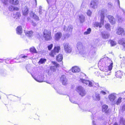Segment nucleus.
<instances>
[{"label": "nucleus", "mask_w": 125, "mask_h": 125, "mask_svg": "<svg viewBox=\"0 0 125 125\" xmlns=\"http://www.w3.org/2000/svg\"><path fill=\"white\" fill-rule=\"evenodd\" d=\"M122 98L121 97H119L116 102V104L118 105L122 101Z\"/></svg>", "instance_id": "58836bf2"}, {"label": "nucleus", "mask_w": 125, "mask_h": 125, "mask_svg": "<svg viewBox=\"0 0 125 125\" xmlns=\"http://www.w3.org/2000/svg\"><path fill=\"white\" fill-rule=\"evenodd\" d=\"M108 108V106L106 105H103L102 107V111L103 112H104L105 113H108V110H107Z\"/></svg>", "instance_id": "5701e85b"}, {"label": "nucleus", "mask_w": 125, "mask_h": 125, "mask_svg": "<svg viewBox=\"0 0 125 125\" xmlns=\"http://www.w3.org/2000/svg\"><path fill=\"white\" fill-rule=\"evenodd\" d=\"M78 17L80 23H83L85 21V17L82 14L79 15L78 16Z\"/></svg>", "instance_id": "f3484780"}, {"label": "nucleus", "mask_w": 125, "mask_h": 125, "mask_svg": "<svg viewBox=\"0 0 125 125\" xmlns=\"http://www.w3.org/2000/svg\"><path fill=\"white\" fill-rule=\"evenodd\" d=\"M79 74L80 75H79L81 77H84L85 78H88V77L86 76V75L83 73H79Z\"/></svg>", "instance_id": "f704fd0d"}, {"label": "nucleus", "mask_w": 125, "mask_h": 125, "mask_svg": "<svg viewBox=\"0 0 125 125\" xmlns=\"http://www.w3.org/2000/svg\"><path fill=\"white\" fill-rule=\"evenodd\" d=\"M81 79V80L83 83H85L86 85H88L90 87L93 86L92 83L90 81L88 80H85L83 79Z\"/></svg>", "instance_id": "9b49d317"}, {"label": "nucleus", "mask_w": 125, "mask_h": 125, "mask_svg": "<svg viewBox=\"0 0 125 125\" xmlns=\"http://www.w3.org/2000/svg\"><path fill=\"white\" fill-rule=\"evenodd\" d=\"M80 71V69L76 66L73 67L72 68V71L73 73H79Z\"/></svg>", "instance_id": "a211bd4d"}, {"label": "nucleus", "mask_w": 125, "mask_h": 125, "mask_svg": "<svg viewBox=\"0 0 125 125\" xmlns=\"http://www.w3.org/2000/svg\"><path fill=\"white\" fill-rule=\"evenodd\" d=\"M19 10L18 8L16 7V10Z\"/></svg>", "instance_id": "774afa93"}, {"label": "nucleus", "mask_w": 125, "mask_h": 125, "mask_svg": "<svg viewBox=\"0 0 125 125\" xmlns=\"http://www.w3.org/2000/svg\"><path fill=\"white\" fill-rule=\"evenodd\" d=\"M77 47L79 51L82 50L83 48V45L82 43L80 42H78L77 44Z\"/></svg>", "instance_id": "4be33fe9"}, {"label": "nucleus", "mask_w": 125, "mask_h": 125, "mask_svg": "<svg viewBox=\"0 0 125 125\" xmlns=\"http://www.w3.org/2000/svg\"><path fill=\"white\" fill-rule=\"evenodd\" d=\"M125 40L124 39H122L120 40L118 42V43L121 45H122L123 46V50H124L125 51Z\"/></svg>", "instance_id": "6ab92c4d"}, {"label": "nucleus", "mask_w": 125, "mask_h": 125, "mask_svg": "<svg viewBox=\"0 0 125 125\" xmlns=\"http://www.w3.org/2000/svg\"><path fill=\"white\" fill-rule=\"evenodd\" d=\"M97 49L96 48L93 46H91L90 51L88 53L86 54L84 57H87L88 58H92L94 57L96 55V51Z\"/></svg>", "instance_id": "7ed1b4c3"}, {"label": "nucleus", "mask_w": 125, "mask_h": 125, "mask_svg": "<svg viewBox=\"0 0 125 125\" xmlns=\"http://www.w3.org/2000/svg\"><path fill=\"white\" fill-rule=\"evenodd\" d=\"M109 42H110L111 46H113L115 45L116 44V42L113 40H110L109 41Z\"/></svg>", "instance_id": "473e14b6"}, {"label": "nucleus", "mask_w": 125, "mask_h": 125, "mask_svg": "<svg viewBox=\"0 0 125 125\" xmlns=\"http://www.w3.org/2000/svg\"><path fill=\"white\" fill-rule=\"evenodd\" d=\"M116 34L119 35L123 34V36H125V31H124L123 28L120 27L117 30Z\"/></svg>", "instance_id": "f8f14e48"}, {"label": "nucleus", "mask_w": 125, "mask_h": 125, "mask_svg": "<svg viewBox=\"0 0 125 125\" xmlns=\"http://www.w3.org/2000/svg\"><path fill=\"white\" fill-rule=\"evenodd\" d=\"M107 18L108 19L109 22L111 24H113L115 23V20L113 16L109 15L107 16Z\"/></svg>", "instance_id": "dca6fc26"}, {"label": "nucleus", "mask_w": 125, "mask_h": 125, "mask_svg": "<svg viewBox=\"0 0 125 125\" xmlns=\"http://www.w3.org/2000/svg\"><path fill=\"white\" fill-rule=\"evenodd\" d=\"M10 60V59L9 58H7L6 59H1V60L2 61H5V62L7 64H12L13 62L12 61H13V60H11L10 61H9Z\"/></svg>", "instance_id": "c85d7f7f"}, {"label": "nucleus", "mask_w": 125, "mask_h": 125, "mask_svg": "<svg viewBox=\"0 0 125 125\" xmlns=\"http://www.w3.org/2000/svg\"><path fill=\"white\" fill-rule=\"evenodd\" d=\"M108 7L110 8H111L112 6V3L109 2L108 3Z\"/></svg>", "instance_id": "603ef678"}, {"label": "nucleus", "mask_w": 125, "mask_h": 125, "mask_svg": "<svg viewBox=\"0 0 125 125\" xmlns=\"http://www.w3.org/2000/svg\"><path fill=\"white\" fill-rule=\"evenodd\" d=\"M121 122L122 125H125V120H124L122 119Z\"/></svg>", "instance_id": "3c124183"}, {"label": "nucleus", "mask_w": 125, "mask_h": 125, "mask_svg": "<svg viewBox=\"0 0 125 125\" xmlns=\"http://www.w3.org/2000/svg\"><path fill=\"white\" fill-rule=\"evenodd\" d=\"M62 36V33L61 32H57L54 35V38L56 41H58L61 38Z\"/></svg>", "instance_id": "9d476101"}, {"label": "nucleus", "mask_w": 125, "mask_h": 125, "mask_svg": "<svg viewBox=\"0 0 125 125\" xmlns=\"http://www.w3.org/2000/svg\"><path fill=\"white\" fill-rule=\"evenodd\" d=\"M19 3V1L17 0H16V5L18 4Z\"/></svg>", "instance_id": "e2e57ef3"}, {"label": "nucleus", "mask_w": 125, "mask_h": 125, "mask_svg": "<svg viewBox=\"0 0 125 125\" xmlns=\"http://www.w3.org/2000/svg\"><path fill=\"white\" fill-rule=\"evenodd\" d=\"M52 63L53 64V66H52L50 68V70L53 72L55 71L56 68L57 67H58L59 66V64L55 62H52Z\"/></svg>", "instance_id": "1a4fd4ad"}, {"label": "nucleus", "mask_w": 125, "mask_h": 125, "mask_svg": "<svg viewBox=\"0 0 125 125\" xmlns=\"http://www.w3.org/2000/svg\"><path fill=\"white\" fill-rule=\"evenodd\" d=\"M8 0H4L3 3L5 5L7 4V2L8 1Z\"/></svg>", "instance_id": "5fc2aeb1"}, {"label": "nucleus", "mask_w": 125, "mask_h": 125, "mask_svg": "<svg viewBox=\"0 0 125 125\" xmlns=\"http://www.w3.org/2000/svg\"><path fill=\"white\" fill-rule=\"evenodd\" d=\"M43 36L46 41L50 40L52 38L51 32L47 30H45L44 31Z\"/></svg>", "instance_id": "20e7f679"}, {"label": "nucleus", "mask_w": 125, "mask_h": 125, "mask_svg": "<svg viewBox=\"0 0 125 125\" xmlns=\"http://www.w3.org/2000/svg\"><path fill=\"white\" fill-rule=\"evenodd\" d=\"M33 1H34V2L35 3V5L36 6L37 5V1L36 0H33Z\"/></svg>", "instance_id": "bf43d9fd"}, {"label": "nucleus", "mask_w": 125, "mask_h": 125, "mask_svg": "<svg viewBox=\"0 0 125 125\" xmlns=\"http://www.w3.org/2000/svg\"><path fill=\"white\" fill-rule=\"evenodd\" d=\"M42 10H39V12L40 14H42V13H41Z\"/></svg>", "instance_id": "338daca9"}, {"label": "nucleus", "mask_w": 125, "mask_h": 125, "mask_svg": "<svg viewBox=\"0 0 125 125\" xmlns=\"http://www.w3.org/2000/svg\"><path fill=\"white\" fill-rule=\"evenodd\" d=\"M107 12V10L105 9H103L99 10L98 12V15L101 16L100 22H96L94 25L96 27H99L100 28L102 27L103 25L104 21V14Z\"/></svg>", "instance_id": "f257e3e1"}, {"label": "nucleus", "mask_w": 125, "mask_h": 125, "mask_svg": "<svg viewBox=\"0 0 125 125\" xmlns=\"http://www.w3.org/2000/svg\"><path fill=\"white\" fill-rule=\"evenodd\" d=\"M63 58V56L62 54H60L58 55L56 57L57 60L58 62H61Z\"/></svg>", "instance_id": "cd10ccee"}, {"label": "nucleus", "mask_w": 125, "mask_h": 125, "mask_svg": "<svg viewBox=\"0 0 125 125\" xmlns=\"http://www.w3.org/2000/svg\"><path fill=\"white\" fill-rule=\"evenodd\" d=\"M46 59L43 58H41L39 61L38 63L39 64H43L46 62Z\"/></svg>", "instance_id": "2f4dec72"}, {"label": "nucleus", "mask_w": 125, "mask_h": 125, "mask_svg": "<svg viewBox=\"0 0 125 125\" xmlns=\"http://www.w3.org/2000/svg\"><path fill=\"white\" fill-rule=\"evenodd\" d=\"M86 3L84 1H83L82 3L81 6V10H82L85 7Z\"/></svg>", "instance_id": "e433bc0d"}, {"label": "nucleus", "mask_w": 125, "mask_h": 125, "mask_svg": "<svg viewBox=\"0 0 125 125\" xmlns=\"http://www.w3.org/2000/svg\"><path fill=\"white\" fill-rule=\"evenodd\" d=\"M11 16L15 19V17H16V14L14 13H13L11 14Z\"/></svg>", "instance_id": "8fccbe9b"}, {"label": "nucleus", "mask_w": 125, "mask_h": 125, "mask_svg": "<svg viewBox=\"0 0 125 125\" xmlns=\"http://www.w3.org/2000/svg\"><path fill=\"white\" fill-rule=\"evenodd\" d=\"M101 93L103 94L104 95H105L106 94V93L104 91H101Z\"/></svg>", "instance_id": "6e6d98bb"}, {"label": "nucleus", "mask_w": 125, "mask_h": 125, "mask_svg": "<svg viewBox=\"0 0 125 125\" xmlns=\"http://www.w3.org/2000/svg\"><path fill=\"white\" fill-rule=\"evenodd\" d=\"M107 18L108 19L109 22L111 24H113L115 23V20L113 16L109 15L107 16Z\"/></svg>", "instance_id": "2eb2a0df"}, {"label": "nucleus", "mask_w": 125, "mask_h": 125, "mask_svg": "<svg viewBox=\"0 0 125 125\" xmlns=\"http://www.w3.org/2000/svg\"><path fill=\"white\" fill-rule=\"evenodd\" d=\"M63 46L64 49L66 53H70L71 52L72 48L68 43L67 42H65L63 44Z\"/></svg>", "instance_id": "39448f33"}, {"label": "nucleus", "mask_w": 125, "mask_h": 125, "mask_svg": "<svg viewBox=\"0 0 125 125\" xmlns=\"http://www.w3.org/2000/svg\"><path fill=\"white\" fill-rule=\"evenodd\" d=\"M35 80L39 82H46V83H50V82H48L47 81H45L43 80V79H34Z\"/></svg>", "instance_id": "7c9ffc66"}, {"label": "nucleus", "mask_w": 125, "mask_h": 125, "mask_svg": "<svg viewBox=\"0 0 125 125\" xmlns=\"http://www.w3.org/2000/svg\"><path fill=\"white\" fill-rule=\"evenodd\" d=\"M32 25H33V26H35L36 25V24L34 22H33V21H32Z\"/></svg>", "instance_id": "4d7b16f0"}, {"label": "nucleus", "mask_w": 125, "mask_h": 125, "mask_svg": "<svg viewBox=\"0 0 125 125\" xmlns=\"http://www.w3.org/2000/svg\"><path fill=\"white\" fill-rule=\"evenodd\" d=\"M22 12L23 15H27L28 13V10L27 7L25 6L22 9Z\"/></svg>", "instance_id": "b1692460"}, {"label": "nucleus", "mask_w": 125, "mask_h": 125, "mask_svg": "<svg viewBox=\"0 0 125 125\" xmlns=\"http://www.w3.org/2000/svg\"><path fill=\"white\" fill-rule=\"evenodd\" d=\"M117 2L119 5V8L122 10V11L124 12V15H125V10L123 8H121L120 6V3H119V0H117Z\"/></svg>", "instance_id": "c03bdc74"}, {"label": "nucleus", "mask_w": 125, "mask_h": 125, "mask_svg": "<svg viewBox=\"0 0 125 125\" xmlns=\"http://www.w3.org/2000/svg\"><path fill=\"white\" fill-rule=\"evenodd\" d=\"M116 98L115 96L113 94H111L109 96V98L111 101H114Z\"/></svg>", "instance_id": "c756f323"}, {"label": "nucleus", "mask_w": 125, "mask_h": 125, "mask_svg": "<svg viewBox=\"0 0 125 125\" xmlns=\"http://www.w3.org/2000/svg\"><path fill=\"white\" fill-rule=\"evenodd\" d=\"M113 63L112 61L109 59L105 63V66L103 68H101L100 70L102 71L105 72L104 73L105 75H110L111 72L108 73L107 72L108 71H110L112 69L113 67Z\"/></svg>", "instance_id": "f03ea898"}, {"label": "nucleus", "mask_w": 125, "mask_h": 125, "mask_svg": "<svg viewBox=\"0 0 125 125\" xmlns=\"http://www.w3.org/2000/svg\"><path fill=\"white\" fill-rule=\"evenodd\" d=\"M66 74H62L61 75V76L60 78H66Z\"/></svg>", "instance_id": "49530a36"}, {"label": "nucleus", "mask_w": 125, "mask_h": 125, "mask_svg": "<svg viewBox=\"0 0 125 125\" xmlns=\"http://www.w3.org/2000/svg\"><path fill=\"white\" fill-rule=\"evenodd\" d=\"M30 50L31 52L32 53H37L36 50L34 47H32L30 48Z\"/></svg>", "instance_id": "72a5a7b5"}, {"label": "nucleus", "mask_w": 125, "mask_h": 125, "mask_svg": "<svg viewBox=\"0 0 125 125\" xmlns=\"http://www.w3.org/2000/svg\"><path fill=\"white\" fill-rule=\"evenodd\" d=\"M91 30L90 28H88L87 29V31H85L84 32V35H87L90 34V32L91 31Z\"/></svg>", "instance_id": "ea45409f"}, {"label": "nucleus", "mask_w": 125, "mask_h": 125, "mask_svg": "<svg viewBox=\"0 0 125 125\" xmlns=\"http://www.w3.org/2000/svg\"><path fill=\"white\" fill-rule=\"evenodd\" d=\"M60 49V46H58L55 47L54 50H52L50 53V55L52 57H54L57 53L58 52Z\"/></svg>", "instance_id": "0eeeda50"}, {"label": "nucleus", "mask_w": 125, "mask_h": 125, "mask_svg": "<svg viewBox=\"0 0 125 125\" xmlns=\"http://www.w3.org/2000/svg\"><path fill=\"white\" fill-rule=\"evenodd\" d=\"M27 57H28L27 56H24L22 57V58H26Z\"/></svg>", "instance_id": "052dcab7"}, {"label": "nucleus", "mask_w": 125, "mask_h": 125, "mask_svg": "<svg viewBox=\"0 0 125 125\" xmlns=\"http://www.w3.org/2000/svg\"><path fill=\"white\" fill-rule=\"evenodd\" d=\"M118 19L119 21L120 22L122 20H121V18L119 17Z\"/></svg>", "instance_id": "13d9d810"}, {"label": "nucleus", "mask_w": 125, "mask_h": 125, "mask_svg": "<svg viewBox=\"0 0 125 125\" xmlns=\"http://www.w3.org/2000/svg\"><path fill=\"white\" fill-rule=\"evenodd\" d=\"M113 125H118V124L116 122H115Z\"/></svg>", "instance_id": "680f3d73"}, {"label": "nucleus", "mask_w": 125, "mask_h": 125, "mask_svg": "<svg viewBox=\"0 0 125 125\" xmlns=\"http://www.w3.org/2000/svg\"><path fill=\"white\" fill-rule=\"evenodd\" d=\"M9 9L11 11H13L15 10V7L12 5L9 6Z\"/></svg>", "instance_id": "4c0bfd02"}, {"label": "nucleus", "mask_w": 125, "mask_h": 125, "mask_svg": "<svg viewBox=\"0 0 125 125\" xmlns=\"http://www.w3.org/2000/svg\"><path fill=\"white\" fill-rule=\"evenodd\" d=\"M105 27L106 29L108 31H110V24L107 23L105 25Z\"/></svg>", "instance_id": "a19ab883"}, {"label": "nucleus", "mask_w": 125, "mask_h": 125, "mask_svg": "<svg viewBox=\"0 0 125 125\" xmlns=\"http://www.w3.org/2000/svg\"><path fill=\"white\" fill-rule=\"evenodd\" d=\"M24 32L25 34L28 37H31L32 36L33 32L31 31H26L25 30Z\"/></svg>", "instance_id": "a878e982"}, {"label": "nucleus", "mask_w": 125, "mask_h": 125, "mask_svg": "<svg viewBox=\"0 0 125 125\" xmlns=\"http://www.w3.org/2000/svg\"><path fill=\"white\" fill-rule=\"evenodd\" d=\"M76 91L82 96H83L86 94V92L82 87L81 86H77L76 89Z\"/></svg>", "instance_id": "423d86ee"}, {"label": "nucleus", "mask_w": 125, "mask_h": 125, "mask_svg": "<svg viewBox=\"0 0 125 125\" xmlns=\"http://www.w3.org/2000/svg\"><path fill=\"white\" fill-rule=\"evenodd\" d=\"M98 2L97 0H92L90 3V8L93 9H96L98 7Z\"/></svg>", "instance_id": "6e6552de"}, {"label": "nucleus", "mask_w": 125, "mask_h": 125, "mask_svg": "<svg viewBox=\"0 0 125 125\" xmlns=\"http://www.w3.org/2000/svg\"><path fill=\"white\" fill-rule=\"evenodd\" d=\"M30 16L32 17L36 21H39V17L34 13L31 12L30 13Z\"/></svg>", "instance_id": "412c9836"}, {"label": "nucleus", "mask_w": 125, "mask_h": 125, "mask_svg": "<svg viewBox=\"0 0 125 125\" xmlns=\"http://www.w3.org/2000/svg\"><path fill=\"white\" fill-rule=\"evenodd\" d=\"M124 73L121 71H117L115 73V76L117 78H121L124 75Z\"/></svg>", "instance_id": "4468645a"}, {"label": "nucleus", "mask_w": 125, "mask_h": 125, "mask_svg": "<svg viewBox=\"0 0 125 125\" xmlns=\"http://www.w3.org/2000/svg\"><path fill=\"white\" fill-rule=\"evenodd\" d=\"M73 27L71 25L68 26L67 27H66L65 26H64L63 29L64 31H70L71 32L73 29Z\"/></svg>", "instance_id": "aec40b11"}, {"label": "nucleus", "mask_w": 125, "mask_h": 125, "mask_svg": "<svg viewBox=\"0 0 125 125\" xmlns=\"http://www.w3.org/2000/svg\"><path fill=\"white\" fill-rule=\"evenodd\" d=\"M64 82L65 81H63L62 82V83L63 85H65V84H66Z\"/></svg>", "instance_id": "69168bd1"}, {"label": "nucleus", "mask_w": 125, "mask_h": 125, "mask_svg": "<svg viewBox=\"0 0 125 125\" xmlns=\"http://www.w3.org/2000/svg\"><path fill=\"white\" fill-rule=\"evenodd\" d=\"M48 3L49 6L51 7L55 5L56 2L59 0H46Z\"/></svg>", "instance_id": "ddd939ff"}, {"label": "nucleus", "mask_w": 125, "mask_h": 125, "mask_svg": "<svg viewBox=\"0 0 125 125\" xmlns=\"http://www.w3.org/2000/svg\"><path fill=\"white\" fill-rule=\"evenodd\" d=\"M10 2L12 5L15 6L16 5V0H10Z\"/></svg>", "instance_id": "37998d69"}, {"label": "nucleus", "mask_w": 125, "mask_h": 125, "mask_svg": "<svg viewBox=\"0 0 125 125\" xmlns=\"http://www.w3.org/2000/svg\"><path fill=\"white\" fill-rule=\"evenodd\" d=\"M16 31L17 32V33L20 35L21 34L22 32V29L21 27L20 26H18L16 29Z\"/></svg>", "instance_id": "bb28decb"}, {"label": "nucleus", "mask_w": 125, "mask_h": 125, "mask_svg": "<svg viewBox=\"0 0 125 125\" xmlns=\"http://www.w3.org/2000/svg\"><path fill=\"white\" fill-rule=\"evenodd\" d=\"M42 7L41 6H39V10H42Z\"/></svg>", "instance_id": "0e129e2a"}, {"label": "nucleus", "mask_w": 125, "mask_h": 125, "mask_svg": "<svg viewBox=\"0 0 125 125\" xmlns=\"http://www.w3.org/2000/svg\"><path fill=\"white\" fill-rule=\"evenodd\" d=\"M86 13L87 15L89 16H91L92 13V12L90 9L87 10Z\"/></svg>", "instance_id": "79ce46f5"}, {"label": "nucleus", "mask_w": 125, "mask_h": 125, "mask_svg": "<svg viewBox=\"0 0 125 125\" xmlns=\"http://www.w3.org/2000/svg\"><path fill=\"white\" fill-rule=\"evenodd\" d=\"M102 36L103 38L105 39L109 38L110 35L108 33L104 32L102 33Z\"/></svg>", "instance_id": "393cba45"}, {"label": "nucleus", "mask_w": 125, "mask_h": 125, "mask_svg": "<svg viewBox=\"0 0 125 125\" xmlns=\"http://www.w3.org/2000/svg\"><path fill=\"white\" fill-rule=\"evenodd\" d=\"M21 16V14L19 12L16 13V17L19 18Z\"/></svg>", "instance_id": "09e8293b"}, {"label": "nucleus", "mask_w": 125, "mask_h": 125, "mask_svg": "<svg viewBox=\"0 0 125 125\" xmlns=\"http://www.w3.org/2000/svg\"><path fill=\"white\" fill-rule=\"evenodd\" d=\"M121 61L122 62L121 65L122 66L124 67L125 66V58L123 57L122 59V60Z\"/></svg>", "instance_id": "c9c22d12"}, {"label": "nucleus", "mask_w": 125, "mask_h": 125, "mask_svg": "<svg viewBox=\"0 0 125 125\" xmlns=\"http://www.w3.org/2000/svg\"><path fill=\"white\" fill-rule=\"evenodd\" d=\"M42 36V35H41V34H38L37 35V36L38 38H40Z\"/></svg>", "instance_id": "864d4df0"}, {"label": "nucleus", "mask_w": 125, "mask_h": 125, "mask_svg": "<svg viewBox=\"0 0 125 125\" xmlns=\"http://www.w3.org/2000/svg\"><path fill=\"white\" fill-rule=\"evenodd\" d=\"M53 47V44H51L50 45H48V49L49 50H50Z\"/></svg>", "instance_id": "a18cd8bd"}, {"label": "nucleus", "mask_w": 125, "mask_h": 125, "mask_svg": "<svg viewBox=\"0 0 125 125\" xmlns=\"http://www.w3.org/2000/svg\"><path fill=\"white\" fill-rule=\"evenodd\" d=\"M96 99L98 100H100V96L99 94H97L96 95Z\"/></svg>", "instance_id": "de8ad7c7"}]
</instances>
